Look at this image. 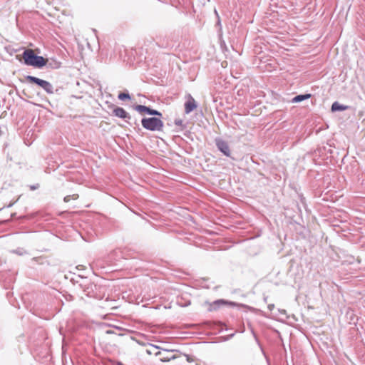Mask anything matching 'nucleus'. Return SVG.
<instances>
[{"instance_id": "nucleus-9", "label": "nucleus", "mask_w": 365, "mask_h": 365, "mask_svg": "<svg viewBox=\"0 0 365 365\" xmlns=\"http://www.w3.org/2000/svg\"><path fill=\"white\" fill-rule=\"evenodd\" d=\"M47 68L51 69H58L61 66V63L56 59L50 58L46 59V65Z\"/></svg>"}, {"instance_id": "nucleus-19", "label": "nucleus", "mask_w": 365, "mask_h": 365, "mask_svg": "<svg viewBox=\"0 0 365 365\" xmlns=\"http://www.w3.org/2000/svg\"><path fill=\"white\" fill-rule=\"evenodd\" d=\"M217 25L219 26L220 27H221V21H220V19H217Z\"/></svg>"}, {"instance_id": "nucleus-5", "label": "nucleus", "mask_w": 365, "mask_h": 365, "mask_svg": "<svg viewBox=\"0 0 365 365\" xmlns=\"http://www.w3.org/2000/svg\"><path fill=\"white\" fill-rule=\"evenodd\" d=\"M134 109L139 113H145L148 115H155H155L160 116V117L162 116V113L160 111H158L157 110L152 109L150 107H148V106H145L143 105H137L134 107Z\"/></svg>"}, {"instance_id": "nucleus-7", "label": "nucleus", "mask_w": 365, "mask_h": 365, "mask_svg": "<svg viewBox=\"0 0 365 365\" xmlns=\"http://www.w3.org/2000/svg\"><path fill=\"white\" fill-rule=\"evenodd\" d=\"M197 108V104L195 99L189 95L187 101L185 103V111L187 114L191 113L194 109Z\"/></svg>"}, {"instance_id": "nucleus-21", "label": "nucleus", "mask_w": 365, "mask_h": 365, "mask_svg": "<svg viewBox=\"0 0 365 365\" xmlns=\"http://www.w3.org/2000/svg\"><path fill=\"white\" fill-rule=\"evenodd\" d=\"M215 14L216 15L217 19H219L220 16H219V14H218V13H217L216 9H215Z\"/></svg>"}, {"instance_id": "nucleus-22", "label": "nucleus", "mask_w": 365, "mask_h": 365, "mask_svg": "<svg viewBox=\"0 0 365 365\" xmlns=\"http://www.w3.org/2000/svg\"><path fill=\"white\" fill-rule=\"evenodd\" d=\"M156 43H157V44H158L159 46H164V44H163V43L160 44V41H157V42H156Z\"/></svg>"}, {"instance_id": "nucleus-14", "label": "nucleus", "mask_w": 365, "mask_h": 365, "mask_svg": "<svg viewBox=\"0 0 365 365\" xmlns=\"http://www.w3.org/2000/svg\"><path fill=\"white\" fill-rule=\"evenodd\" d=\"M78 197V194H73L72 195H66V197H64L63 198V201L65 202H69L71 199L73 200H76Z\"/></svg>"}, {"instance_id": "nucleus-2", "label": "nucleus", "mask_w": 365, "mask_h": 365, "mask_svg": "<svg viewBox=\"0 0 365 365\" xmlns=\"http://www.w3.org/2000/svg\"><path fill=\"white\" fill-rule=\"evenodd\" d=\"M142 126L150 131H161L163 128V122L158 118H144L141 120Z\"/></svg>"}, {"instance_id": "nucleus-17", "label": "nucleus", "mask_w": 365, "mask_h": 365, "mask_svg": "<svg viewBox=\"0 0 365 365\" xmlns=\"http://www.w3.org/2000/svg\"><path fill=\"white\" fill-rule=\"evenodd\" d=\"M227 302H225L223 299H219L215 302V304H225Z\"/></svg>"}, {"instance_id": "nucleus-1", "label": "nucleus", "mask_w": 365, "mask_h": 365, "mask_svg": "<svg viewBox=\"0 0 365 365\" xmlns=\"http://www.w3.org/2000/svg\"><path fill=\"white\" fill-rule=\"evenodd\" d=\"M24 64L41 68L46 65V59L35 54L32 49H26L22 54Z\"/></svg>"}, {"instance_id": "nucleus-11", "label": "nucleus", "mask_w": 365, "mask_h": 365, "mask_svg": "<svg viewBox=\"0 0 365 365\" xmlns=\"http://www.w3.org/2000/svg\"><path fill=\"white\" fill-rule=\"evenodd\" d=\"M311 96H312V95L310 93L297 95L292 98V103H299L304 100H307V99L310 98Z\"/></svg>"}, {"instance_id": "nucleus-12", "label": "nucleus", "mask_w": 365, "mask_h": 365, "mask_svg": "<svg viewBox=\"0 0 365 365\" xmlns=\"http://www.w3.org/2000/svg\"><path fill=\"white\" fill-rule=\"evenodd\" d=\"M93 287H96V285L93 284L92 283H90L86 287V288L84 289V292H86V294L89 297H95V295L91 292Z\"/></svg>"}, {"instance_id": "nucleus-15", "label": "nucleus", "mask_w": 365, "mask_h": 365, "mask_svg": "<svg viewBox=\"0 0 365 365\" xmlns=\"http://www.w3.org/2000/svg\"><path fill=\"white\" fill-rule=\"evenodd\" d=\"M11 252L15 253L18 255H24L26 254V251L23 248H17L16 250H12Z\"/></svg>"}, {"instance_id": "nucleus-18", "label": "nucleus", "mask_w": 365, "mask_h": 365, "mask_svg": "<svg viewBox=\"0 0 365 365\" xmlns=\"http://www.w3.org/2000/svg\"><path fill=\"white\" fill-rule=\"evenodd\" d=\"M267 308L269 311H272L274 308V304H268L267 306Z\"/></svg>"}, {"instance_id": "nucleus-16", "label": "nucleus", "mask_w": 365, "mask_h": 365, "mask_svg": "<svg viewBox=\"0 0 365 365\" xmlns=\"http://www.w3.org/2000/svg\"><path fill=\"white\" fill-rule=\"evenodd\" d=\"M175 124L176 125L182 126L183 128H185V125H183V121L181 119H175Z\"/></svg>"}, {"instance_id": "nucleus-20", "label": "nucleus", "mask_w": 365, "mask_h": 365, "mask_svg": "<svg viewBox=\"0 0 365 365\" xmlns=\"http://www.w3.org/2000/svg\"><path fill=\"white\" fill-rule=\"evenodd\" d=\"M279 312L282 314H286V310L284 309H279Z\"/></svg>"}, {"instance_id": "nucleus-23", "label": "nucleus", "mask_w": 365, "mask_h": 365, "mask_svg": "<svg viewBox=\"0 0 365 365\" xmlns=\"http://www.w3.org/2000/svg\"><path fill=\"white\" fill-rule=\"evenodd\" d=\"M36 186H34V185L31 187V190H34V189H36Z\"/></svg>"}, {"instance_id": "nucleus-10", "label": "nucleus", "mask_w": 365, "mask_h": 365, "mask_svg": "<svg viewBox=\"0 0 365 365\" xmlns=\"http://www.w3.org/2000/svg\"><path fill=\"white\" fill-rule=\"evenodd\" d=\"M348 108L347 106L340 104L339 102L335 101L332 103L331 109L332 112H336L346 110Z\"/></svg>"}, {"instance_id": "nucleus-4", "label": "nucleus", "mask_w": 365, "mask_h": 365, "mask_svg": "<svg viewBox=\"0 0 365 365\" xmlns=\"http://www.w3.org/2000/svg\"><path fill=\"white\" fill-rule=\"evenodd\" d=\"M215 145L217 149L225 156L230 157L231 151L228 143L220 138H215Z\"/></svg>"}, {"instance_id": "nucleus-6", "label": "nucleus", "mask_w": 365, "mask_h": 365, "mask_svg": "<svg viewBox=\"0 0 365 365\" xmlns=\"http://www.w3.org/2000/svg\"><path fill=\"white\" fill-rule=\"evenodd\" d=\"M155 356H159L160 361L163 362L170 361L172 359H175V356L174 355H171L168 350H163V351H158L155 354Z\"/></svg>"}, {"instance_id": "nucleus-8", "label": "nucleus", "mask_w": 365, "mask_h": 365, "mask_svg": "<svg viewBox=\"0 0 365 365\" xmlns=\"http://www.w3.org/2000/svg\"><path fill=\"white\" fill-rule=\"evenodd\" d=\"M113 113L115 116L122 119L130 118V114L127 113L125 109L120 107H116L115 108H114L113 110Z\"/></svg>"}, {"instance_id": "nucleus-13", "label": "nucleus", "mask_w": 365, "mask_h": 365, "mask_svg": "<svg viewBox=\"0 0 365 365\" xmlns=\"http://www.w3.org/2000/svg\"><path fill=\"white\" fill-rule=\"evenodd\" d=\"M118 98L121 101L130 100V96L128 93H120Z\"/></svg>"}, {"instance_id": "nucleus-3", "label": "nucleus", "mask_w": 365, "mask_h": 365, "mask_svg": "<svg viewBox=\"0 0 365 365\" xmlns=\"http://www.w3.org/2000/svg\"><path fill=\"white\" fill-rule=\"evenodd\" d=\"M26 79L29 82L31 83H35L41 88H43L48 94H53L54 93L53 86L50 82L32 76H27L26 77Z\"/></svg>"}]
</instances>
